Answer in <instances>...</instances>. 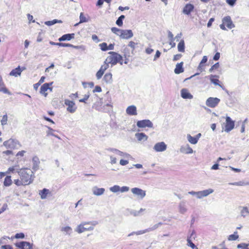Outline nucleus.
Instances as JSON below:
<instances>
[{
    "label": "nucleus",
    "mask_w": 249,
    "mask_h": 249,
    "mask_svg": "<svg viewBox=\"0 0 249 249\" xmlns=\"http://www.w3.org/2000/svg\"><path fill=\"white\" fill-rule=\"evenodd\" d=\"M166 148L167 145L163 142L156 143L153 147L156 152H163L166 150Z\"/></svg>",
    "instance_id": "obj_11"
},
{
    "label": "nucleus",
    "mask_w": 249,
    "mask_h": 249,
    "mask_svg": "<svg viewBox=\"0 0 249 249\" xmlns=\"http://www.w3.org/2000/svg\"><path fill=\"white\" fill-rule=\"evenodd\" d=\"M179 151L181 153L186 154H192L194 152L193 149L189 144H186L185 146H181L179 149Z\"/></svg>",
    "instance_id": "obj_17"
},
{
    "label": "nucleus",
    "mask_w": 249,
    "mask_h": 249,
    "mask_svg": "<svg viewBox=\"0 0 249 249\" xmlns=\"http://www.w3.org/2000/svg\"><path fill=\"white\" fill-rule=\"evenodd\" d=\"M217 78L218 76L216 75H212L211 74L210 76V80L211 82L213 83L214 85H218L221 87V86L219 84V80L217 78L214 79V78Z\"/></svg>",
    "instance_id": "obj_33"
},
{
    "label": "nucleus",
    "mask_w": 249,
    "mask_h": 249,
    "mask_svg": "<svg viewBox=\"0 0 249 249\" xmlns=\"http://www.w3.org/2000/svg\"><path fill=\"white\" fill-rule=\"evenodd\" d=\"M15 245L17 247L21 249H33L32 244L26 241H21L16 243Z\"/></svg>",
    "instance_id": "obj_10"
},
{
    "label": "nucleus",
    "mask_w": 249,
    "mask_h": 249,
    "mask_svg": "<svg viewBox=\"0 0 249 249\" xmlns=\"http://www.w3.org/2000/svg\"><path fill=\"white\" fill-rule=\"evenodd\" d=\"M103 80L107 84H111L113 81L112 75L110 72L107 73L103 77Z\"/></svg>",
    "instance_id": "obj_28"
},
{
    "label": "nucleus",
    "mask_w": 249,
    "mask_h": 249,
    "mask_svg": "<svg viewBox=\"0 0 249 249\" xmlns=\"http://www.w3.org/2000/svg\"><path fill=\"white\" fill-rule=\"evenodd\" d=\"M213 192V190L212 189H208L203 191H198V198L201 199L203 197H206L210 194Z\"/></svg>",
    "instance_id": "obj_15"
},
{
    "label": "nucleus",
    "mask_w": 249,
    "mask_h": 249,
    "mask_svg": "<svg viewBox=\"0 0 249 249\" xmlns=\"http://www.w3.org/2000/svg\"><path fill=\"white\" fill-rule=\"evenodd\" d=\"M236 1V0H226V2L231 6H234Z\"/></svg>",
    "instance_id": "obj_57"
},
{
    "label": "nucleus",
    "mask_w": 249,
    "mask_h": 249,
    "mask_svg": "<svg viewBox=\"0 0 249 249\" xmlns=\"http://www.w3.org/2000/svg\"><path fill=\"white\" fill-rule=\"evenodd\" d=\"M137 126L140 128H144L146 127L152 128L153 124L149 120H143L138 121L137 122Z\"/></svg>",
    "instance_id": "obj_9"
},
{
    "label": "nucleus",
    "mask_w": 249,
    "mask_h": 249,
    "mask_svg": "<svg viewBox=\"0 0 249 249\" xmlns=\"http://www.w3.org/2000/svg\"><path fill=\"white\" fill-rule=\"evenodd\" d=\"M222 22L225 24L226 26L230 29H231L235 27L233 23L231 18L230 16L224 17L222 19Z\"/></svg>",
    "instance_id": "obj_13"
},
{
    "label": "nucleus",
    "mask_w": 249,
    "mask_h": 249,
    "mask_svg": "<svg viewBox=\"0 0 249 249\" xmlns=\"http://www.w3.org/2000/svg\"><path fill=\"white\" fill-rule=\"evenodd\" d=\"M97 224L98 222L96 221H83L77 226L74 231L79 234L87 231H92L94 230V226Z\"/></svg>",
    "instance_id": "obj_2"
},
{
    "label": "nucleus",
    "mask_w": 249,
    "mask_h": 249,
    "mask_svg": "<svg viewBox=\"0 0 249 249\" xmlns=\"http://www.w3.org/2000/svg\"><path fill=\"white\" fill-rule=\"evenodd\" d=\"M131 191L139 199H142L146 196V191L139 188H133L131 189Z\"/></svg>",
    "instance_id": "obj_5"
},
{
    "label": "nucleus",
    "mask_w": 249,
    "mask_h": 249,
    "mask_svg": "<svg viewBox=\"0 0 249 249\" xmlns=\"http://www.w3.org/2000/svg\"><path fill=\"white\" fill-rule=\"evenodd\" d=\"M181 96L183 99H191L193 98V96L186 89H182L181 90Z\"/></svg>",
    "instance_id": "obj_20"
},
{
    "label": "nucleus",
    "mask_w": 249,
    "mask_h": 249,
    "mask_svg": "<svg viewBox=\"0 0 249 249\" xmlns=\"http://www.w3.org/2000/svg\"><path fill=\"white\" fill-rule=\"evenodd\" d=\"M220 101V100L217 97H209L206 101V105L210 107L214 108L218 105Z\"/></svg>",
    "instance_id": "obj_7"
},
{
    "label": "nucleus",
    "mask_w": 249,
    "mask_h": 249,
    "mask_svg": "<svg viewBox=\"0 0 249 249\" xmlns=\"http://www.w3.org/2000/svg\"><path fill=\"white\" fill-rule=\"evenodd\" d=\"M182 56V55L181 54H177L174 56L173 57V61H177L179 60L181 57Z\"/></svg>",
    "instance_id": "obj_64"
},
{
    "label": "nucleus",
    "mask_w": 249,
    "mask_h": 249,
    "mask_svg": "<svg viewBox=\"0 0 249 249\" xmlns=\"http://www.w3.org/2000/svg\"><path fill=\"white\" fill-rule=\"evenodd\" d=\"M129 190V187L127 186H123L121 187L120 192L121 193L127 192Z\"/></svg>",
    "instance_id": "obj_55"
},
{
    "label": "nucleus",
    "mask_w": 249,
    "mask_h": 249,
    "mask_svg": "<svg viewBox=\"0 0 249 249\" xmlns=\"http://www.w3.org/2000/svg\"><path fill=\"white\" fill-rule=\"evenodd\" d=\"M62 22V21L61 20L55 19L53 20L45 21V24L47 26H52L56 23H61Z\"/></svg>",
    "instance_id": "obj_40"
},
{
    "label": "nucleus",
    "mask_w": 249,
    "mask_h": 249,
    "mask_svg": "<svg viewBox=\"0 0 249 249\" xmlns=\"http://www.w3.org/2000/svg\"><path fill=\"white\" fill-rule=\"evenodd\" d=\"M0 92H2L4 93L7 94L9 95H11L12 93L9 90L5 87L4 83L2 80V77L0 75Z\"/></svg>",
    "instance_id": "obj_19"
},
{
    "label": "nucleus",
    "mask_w": 249,
    "mask_h": 249,
    "mask_svg": "<svg viewBox=\"0 0 249 249\" xmlns=\"http://www.w3.org/2000/svg\"><path fill=\"white\" fill-rule=\"evenodd\" d=\"M194 6L192 4H187L183 8V12L185 14L189 15L193 10Z\"/></svg>",
    "instance_id": "obj_26"
},
{
    "label": "nucleus",
    "mask_w": 249,
    "mask_h": 249,
    "mask_svg": "<svg viewBox=\"0 0 249 249\" xmlns=\"http://www.w3.org/2000/svg\"><path fill=\"white\" fill-rule=\"evenodd\" d=\"M101 91H102L101 88L99 86H95L94 89H93V92H101Z\"/></svg>",
    "instance_id": "obj_63"
},
{
    "label": "nucleus",
    "mask_w": 249,
    "mask_h": 249,
    "mask_svg": "<svg viewBox=\"0 0 249 249\" xmlns=\"http://www.w3.org/2000/svg\"><path fill=\"white\" fill-rule=\"evenodd\" d=\"M121 187L119 185H114L109 188V190L112 193H117L120 191Z\"/></svg>",
    "instance_id": "obj_44"
},
{
    "label": "nucleus",
    "mask_w": 249,
    "mask_h": 249,
    "mask_svg": "<svg viewBox=\"0 0 249 249\" xmlns=\"http://www.w3.org/2000/svg\"><path fill=\"white\" fill-rule=\"evenodd\" d=\"M183 62H181L179 63H177L176 65V68L174 70V72L176 74H178L184 71V69L183 67Z\"/></svg>",
    "instance_id": "obj_23"
},
{
    "label": "nucleus",
    "mask_w": 249,
    "mask_h": 249,
    "mask_svg": "<svg viewBox=\"0 0 249 249\" xmlns=\"http://www.w3.org/2000/svg\"><path fill=\"white\" fill-rule=\"evenodd\" d=\"M101 49L103 51H106L107 50V45L106 43L104 42L99 44Z\"/></svg>",
    "instance_id": "obj_50"
},
{
    "label": "nucleus",
    "mask_w": 249,
    "mask_h": 249,
    "mask_svg": "<svg viewBox=\"0 0 249 249\" xmlns=\"http://www.w3.org/2000/svg\"><path fill=\"white\" fill-rule=\"evenodd\" d=\"M160 52L159 50H157L154 57V61H156L158 58H159L160 57Z\"/></svg>",
    "instance_id": "obj_59"
},
{
    "label": "nucleus",
    "mask_w": 249,
    "mask_h": 249,
    "mask_svg": "<svg viewBox=\"0 0 249 249\" xmlns=\"http://www.w3.org/2000/svg\"><path fill=\"white\" fill-rule=\"evenodd\" d=\"M248 247H249V245H248L246 243H241L237 245V248L238 249L242 248V249H249Z\"/></svg>",
    "instance_id": "obj_49"
},
{
    "label": "nucleus",
    "mask_w": 249,
    "mask_h": 249,
    "mask_svg": "<svg viewBox=\"0 0 249 249\" xmlns=\"http://www.w3.org/2000/svg\"><path fill=\"white\" fill-rule=\"evenodd\" d=\"M80 22L79 23H83V22H88V19H87L86 17L84 15L83 13H81L80 15Z\"/></svg>",
    "instance_id": "obj_47"
},
{
    "label": "nucleus",
    "mask_w": 249,
    "mask_h": 249,
    "mask_svg": "<svg viewBox=\"0 0 249 249\" xmlns=\"http://www.w3.org/2000/svg\"><path fill=\"white\" fill-rule=\"evenodd\" d=\"M53 82L51 83H46L44 84H43L40 90V93L41 94H43L44 95L45 97H46L47 95V93L46 92L47 90H48V89H49V87L51 86L53 84Z\"/></svg>",
    "instance_id": "obj_16"
},
{
    "label": "nucleus",
    "mask_w": 249,
    "mask_h": 249,
    "mask_svg": "<svg viewBox=\"0 0 249 249\" xmlns=\"http://www.w3.org/2000/svg\"><path fill=\"white\" fill-rule=\"evenodd\" d=\"M4 185L5 186H9L12 184V180L11 176H6L4 179L3 182Z\"/></svg>",
    "instance_id": "obj_42"
},
{
    "label": "nucleus",
    "mask_w": 249,
    "mask_h": 249,
    "mask_svg": "<svg viewBox=\"0 0 249 249\" xmlns=\"http://www.w3.org/2000/svg\"><path fill=\"white\" fill-rule=\"evenodd\" d=\"M24 184L27 185L31 183L33 181L34 172L30 169H21L17 171Z\"/></svg>",
    "instance_id": "obj_1"
},
{
    "label": "nucleus",
    "mask_w": 249,
    "mask_h": 249,
    "mask_svg": "<svg viewBox=\"0 0 249 249\" xmlns=\"http://www.w3.org/2000/svg\"><path fill=\"white\" fill-rule=\"evenodd\" d=\"M89 97V94H85L84 96V98L79 100L80 102L86 103V101L88 99Z\"/></svg>",
    "instance_id": "obj_56"
},
{
    "label": "nucleus",
    "mask_w": 249,
    "mask_h": 249,
    "mask_svg": "<svg viewBox=\"0 0 249 249\" xmlns=\"http://www.w3.org/2000/svg\"><path fill=\"white\" fill-rule=\"evenodd\" d=\"M33 169L36 171L38 169L39 161L37 158L35 157L33 159Z\"/></svg>",
    "instance_id": "obj_34"
},
{
    "label": "nucleus",
    "mask_w": 249,
    "mask_h": 249,
    "mask_svg": "<svg viewBox=\"0 0 249 249\" xmlns=\"http://www.w3.org/2000/svg\"><path fill=\"white\" fill-rule=\"evenodd\" d=\"M162 225V222H159L151 227L147 229V231L148 232H150L152 231H154L159 228L160 226Z\"/></svg>",
    "instance_id": "obj_39"
},
{
    "label": "nucleus",
    "mask_w": 249,
    "mask_h": 249,
    "mask_svg": "<svg viewBox=\"0 0 249 249\" xmlns=\"http://www.w3.org/2000/svg\"><path fill=\"white\" fill-rule=\"evenodd\" d=\"M187 208L185 202H181L179 205V211L181 213H184L187 212Z\"/></svg>",
    "instance_id": "obj_35"
},
{
    "label": "nucleus",
    "mask_w": 249,
    "mask_h": 249,
    "mask_svg": "<svg viewBox=\"0 0 249 249\" xmlns=\"http://www.w3.org/2000/svg\"><path fill=\"white\" fill-rule=\"evenodd\" d=\"M105 189L103 188H99L95 186L92 188L93 194L96 196L102 195L105 193Z\"/></svg>",
    "instance_id": "obj_21"
},
{
    "label": "nucleus",
    "mask_w": 249,
    "mask_h": 249,
    "mask_svg": "<svg viewBox=\"0 0 249 249\" xmlns=\"http://www.w3.org/2000/svg\"><path fill=\"white\" fill-rule=\"evenodd\" d=\"M3 145L6 148L9 149L17 148L19 146V143L17 140L10 139L4 142Z\"/></svg>",
    "instance_id": "obj_4"
},
{
    "label": "nucleus",
    "mask_w": 249,
    "mask_h": 249,
    "mask_svg": "<svg viewBox=\"0 0 249 249\" xmlns=\"http://www.w3.org/2000/svg\"><path fill=\"white\" fill-rule=\"evenodd\" d=\"M111 30L114 34L120 37V34H121L123 30L117 28L116 27H112L111 28Z\"/></svg>",
    "instance_id": "obj_43"
},
{
    "label": "nucleus",
    "mask_w": 249,
    "mask_h": 249,
    "mask_svg": "<svg viewBox=\"0 0 249 249\" xmlns=\"http://www.w3.org/2000/svg\"><path fill=\"white\" fill-rule=\"evenodd\" d=\"M178 51L180 52H184L185 51V43L183 40H181L178 45Z\"/></svg>",
    "instance_id": "obj_36"
},
{
    "label": "nucleus",
    "mask_w": 249,
    "mask_h": 249,
    "mask_svg": "<svg viewBox=\"0 0 249 249\" xmlns=\"http://www.w3.org/2000/svg\"><path fill=\"white\" fill-rule=\"evenodd\" d=\"M74 34H65L63 35L61 37L59 38L58 40L59 41H66V40H70L71 39L74 38Z\"/></svg>",
    "instance_id": "obj_22"
},
{
    "label": "nucleus",
    "mask_w": 249,
    "mask_h": 249,
    "mask_svg": "<svg viewBox=\"0 0 249 249\" xmlns=\"http://www.w3.org/2000/svg\"><path fill=\"white\" fill-rule=\"evenodd\" d=\"M108 53L110 55L107 56L106 59V62H108L112 65H116L119 61V59L123 58L122 56L115 52H110Z\"/></svg>",
    "instance_id": "obj_3"
},
{
    "label": "nucleus",
    "mask_w": 249,
    "mask_h": 249,
    "mask_svg": "<svg viewBox=\"0 0 249 249\" xmlns=\"http://www.w3.org/2000/svg\"><path fill=\"white\" fill-rule=\"evenodd\" d=\"M102 107V100L100 99V101L96 102L93 105L92 107L94 108L96 110L100 111L101 110H103V109H101Z\"/></svg>",
    "instance_id": "obj_32"
},
{
    "label": "nucleus",
    "mask_w": 249,
    "mask_h": 249,
    "mask_svg": "<svg viewBox=\"0 0 249 249\" xmlns=\"http://www.w3.org/2000/svg\"><path fill=\"white\" fill-rule=\"evenodd\" d=\"M187 139L188 141L193 144H196L198 142L195 137H192L190 134H187Z\"/></svg>",
    "instance_id": "obj_37"
},
{
    "label": "nucleus",
    "mask_w": 249,
    "mask_h": 249,
    "mask_svg": "<svg viewBox=\"0 0 249 249\" xmlns=\"http://www.w3.org/2000/svg\"><path fill=\"white\" fill-rule=\"evenodd\" d=\"M14 182L17 186L25 185L24 184V183L22 181V180L21 179H15L14 180Z\"/></svg>",
    "instance_id": "obj_53"
},
{
    "label": "nucleus",
    "mask_w": 249,
    "mask_h": 249,
    "mask_svg": "<svg viewBox=\"0 0 249 249\" xmlns=\"http://www.w3.org/2000/svg\"><path fill=\"white\" fill-rule=\"evenodd\" d=\"M239 237L237 234V231H234V233L231 234L228 236V239L229 241H235L237 240Z\"/></svg>",
    "instance_id": "obj_41"
},
{
    "label": "nucleus",
    "mask_w": 249,
    "mask_h": 249,
    "mask_svg": "<svg viewBox=\"0 0 249 249\" xmlns=\"http://www.w3.org/2000/svg\"><path fill=\"white\" fill-rule=\"evenodd\" d=\"M24 234L23 233H18L15 235V238L17 239L20 238L22 239L24 238Z\"/></svg>",
    "instance_id": "obj_58"
},
{
    "label": "nucleus",
    "mask_w": 249,
    "mask_h": 249,
    "mask_svg": "<svg viewBox=\"0 0 249 249\" xmlns=\"http://www.w3.org/2000/svg\"><path fill=\"white\" fill-rule=\"evenodd\" d=\"M101 109H103V110L100 111L101 112H108L111 111L112 109V105L111 104V102H109L104 105H102Z\"/></svg>",
    "instance_id": "obj_27"
},
{
    "label": "nucleus",
    "mask_w": 249,
    "mask_h": 249,
    "mask_svg": "<svg viewBox=\"0 0 249 249\" xmlns=\"http://www.w3.org/2000/svg\"><path fill=\"white\" fill-rule=\"evenodd\" d=\"M8 121V117L7 114L4 115L2 116V119L1 120V124L2 125H4L7 124V122Z\"/></svg>",
    "instance_id": "obj_48"
},
{
    "label": "nucleus",
    "mask_w": 249,
    "mask_h": 249,
    "mask_svg": "<svg viewBox=\"0 0 249 249\" xmlns=\"http://www.w3.org/2000/svg\"><path fill=\"white\" fill-rule=\"evenodd\" d=\"M109 63L106 62V60L104 62V64L102 65L100 68V70L105 72V71L108 68Z\"/></svg>",
    "instance_id": "obj_45"
},
{
    "label": "nucleus",
    "mask_w": 249,
    "mask_h": 249,
    "mask_svg": "<svg viewBox=\"0 0 249 249\" xmlns=\"http://www.w3.org/2000/svg\"><path fill=\"white\" fill-rule=\"evenodd\" d=\"M104 72L103 71H102L100 70L97 72L96 74V77L97 80L100 79L103 76Z\"/></svg>",
    "instance_id": "obj_51"
},
{
    "label": "nucleus",
    "mask_w": 249,
    "mask_h": 249,
    "mask_svg": "<svg viewBox=\"0 0 249 249\" xmlns=\"http://www.w3.org/2000/svg\"><path fill=\"white\" fill-rule=\"evenodd\" d=\"M61 231L63 232L65 235H68L71 236L72 232V229L70 226H65L61 228Z\"/></svg>",
    "instance_id": "obj_29"
},
{
    "label": "nucleus",
    "mask_w": 249,
    "mask_h": 249,
    "mask_svg": "<svg viewBox=\"0 0 249 249\" xmlns=\"http://www.w3.org/2000/svg\"><path fill=\"white\" fill-rule=\"evenodd\" d=\"M187 245L190 246L193 249H198V248L196 246V245L192 242L190 238H188L187 239Z\"/></svg>",
    "instance_id": "obj_46"
},
{
    "label": "nucleus",
    "mask_w": 249,
    "mask_h": 249,
    "mask_svg": "<svg viewBox=\"0 0 249 249\" xmlns=\"http://www.w3.org/2000/svg\"><path fill=\"white\" fill-rule=\"evenodd\" d=\"M22 70L20 69V66L18 67L17 68L13 69L9 73L10 76L18 77L20 76L22 71Z\"/></svg>",
    "instance_id": "obj_24"
},
{
    "label": "nucleus",
    "mask_w": 249,
    "mask_h": 249,
    "mask_svg": "<svg viewBox=\"0 0 249 249\" xmlns=\"http://www.w3.org/2000/svg\"><path fill=\"white\" fill-rule=\"evenodd\" d=\"M168 37L169 40H175L173 34L170 31H168Z\"/></svg>",
    "instance_id": "obj_60"
},
{
    "label": "nucleus",
    "mask_w": 249,
    "mask_h": 249,
    "mask_svg": "<svg viewBox=\"0 0 249 249\" xmlns=\"http://www.w3.org/2000/svg\"><path fill=\"white\" fill-rule=\"evenodd\" d=\"M51 193L49 189L44 188L43 190L39 191V195L42 199H45L47 198V196Z\"/></svg>",
    "instance_id": "obj_25"
},
{
    "label": "nucleus",
    "mask_w": 249,
    "mask_h": 249,
    "mask_svg": "<svg viewBox=\"0 0 249 249\" xmlns=\"http://www.w3.org/2000/svg\"><path fill=\"white\" fill-rule=\"evenodd\" d=\"M136 137L139 141H146L148 137L144 133H138L135 134Z\"/></svg>",
    "instance_id": "obj_31"
},
{
    "label": "nucleus",
    "mask_w": 249,
    "mask_h": 249,
    "mask_svg": "<svg viewBox=\"0 0 249 249\" xmlns=\"http://www.w3.org/2000/svg\"><path fill=\"white\" fill-rule=\"evenodd\" d=\"M50 43L52 45H56L59 46L61 47H69V46H71V44L69 43H55L53 41H50Z\"/></svg>",
    "instance_id": "obj_38"
},
{
    "label": "nucleus",
    "mask_w": 249,
    "mask_h": 249,
    "mask_svg": "<svg viewBox=\"0 0 249 249\" xmlns=\"http://www.w3.org/2000/svg\"><path fill=\"white\" fill-rule=\"evenodd\" d=\"M110 163L112 164H115L117 162L116 158L114 157L113 156H112V155L110 156Z\"/></svg>",
    "instance_id": "obj_62"
},
{
    "label": "nucleus",
    "mask_w": 249,
    "mask_h": 249,
    "mask_svg": "<svg viewBox=\"0 0 249 249\" xmlns=\"http://www.w3.org/2000/svg\"><path fill=\"white\" fill-rule=\"evenodd\" d=\"M241 208L240 214L241 216L244 218L247 216L249 214V210L246 206L240 207Z\"/></svg>",
    "instance_id": "obj_30"
},
{
    "label": "nucleus",
    "mask_w": 249,
    "mask_h": 249,
    "mask_svg": "<svg viewBox=\"0 0 249 249\" xmlns=\"http://www.w3.org/2000/svg\"><path fill=\"white\" fill-rule=\"evenodd\" d=\"M219 67V64L218 62L216 63L214 65H213L211 68L209 69V72H211L213 71V70H216L218 69Z\"/></svg>",
    "instance_id": "obj_52"
},
{
    "label": "nucleus",
    "mask_w": 249,
    "mask_h": 249,
    "mask_svg": "<svg viewBox=\"0 0 249 249\" xmlns=\"http://www.w3.org/2000/svg\"><path fill=\"white\" fill-rule=\"evenodd\" d=\"M146 232H148V231H147V229L145 230H141V231H135V234L137 235H139L145 233Z\"/></svg>",
    "instance_id": "obj_54"
},
{
    "label": "nucleus",
    "mask_w": 249,
    "mask_h": 249,
    "mask_svg": "<svg viewBox=\"0 0 249 249\" xmlns=\"http://www.w3.org/2000/svg\"><path fill=\"white\" fill-rule=\"evenodd\" d=\"M92 39L96 43L99 42L100 40L98 39V36L96 35H93L91 36Z\"/></svg>",
    "instance_id": "obj_61"
},
{
    "label": "nucleus",
    "mask_w": 249,
    "mask_h": 249,
    "mask_svg": "<svg viewBox=\"0 0 249 249\" xmlns=\"http://www.w3.org/2000/svg\"><path fill=\"white\" fill-rule=\"evenodd\" d=\"M107 151L111 152L114 153L115 155H119L122 157H130V155L127 153H124L118 149L113 148H109L106 149Z\"/></svg>",
    "instance_id": "obj_14"
},
{
    "label": "nucleus",
    "mask_w": 249,
    "mask_h": 249,
    "mask_svg": "<svg viewBox=\"0 0 249 249\" xmlns=\"http://www.w3.org/2000/svg\"><path fill=\"white\" fill-rule=\"evenodd\" d=\"M133 36V33L131 30H123L120 34V38L122 39H128Z\"/></svg>",
    "instance_id": "obj_12"
},
{
    "label": "nucleus",
    "mask_w": 249,
    "mask_h": 249,
    "mask_svg": "<svg viewBox=\"0 0 249 249\" xmlns=\"http://www.w3.org/2000/svg\"><path fill=\"white\" fill-rule=\"evenodd\" d=\"M126 113L129 115H136L137 114L136 107L134 105L128 106L126 109Z\"/></svg>",
    "instance_id": "obj_18"
},
{
    "label": "nucleus",
    "mask_w": 249,
    "mask_h": 249,
    "mask_svg": "<svg viewBox=\"0 0 249 249\" xmlns=\"http://www.w3.org/2000/svg\"><path fill=\"white\" fill-rule=\"evenodd\" d=\"M64 104L68 107L67 110L69 112L73 113L76 111L77 107L75 105V103L73 101H71L69 99H65Z\"/></svg>",
    "instance_id": "obj_6"
},
{
    "label": "nucleus",
    "mask_w": 249,
    "mask_h": 249,
    "mask_svg": "<svg viewBox=\"0 0 249 249\" xmlns=\"http://www.w3.org/2000/svg\"><path fill=\"white\" fill-rule=\"evenodd\" d=\"M225 127V131L226 132H229L234 128V121L232 120L229 116H227L226 117V123Z\"/></svg>",
    "instance_id": "obj_8"
}]
</instances>
